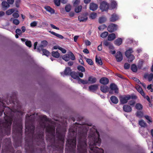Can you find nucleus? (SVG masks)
<instances>
[{"label": "nucleus", "mask_w": 153, "mask_h": 153, "mask_svg": "<svg viewBox=\"0 0 153 153\" xmlns=\"http://www.w3.org/2000/svg\"><path fill=\"white\" fill-rule=\"evenodd\" d=\"M71 9V6L70 4H68L66 5L65 7V9L66 12H69Z\"/></svg>", "instance_id": "nucleus-47"}, {"label": "nucleus", "mask_w": 153, "mask_h": 153, "mask_svg": "<svg viewBox=\"0 0 153 153\" xmlns=\"http://www.w3.org/2000/svg\"><path fill=\"white\" fill-rule=\"evenodd\" d=\"M70 75L73 78L77 79L78 80L79 79V78L77 72L76 73L74 71L72 72L71 73Z\"/></svg>", "instance_id": "nucleus-23"}, {"label": "nucleus", "mask_w": 153, "mask_h": 153, "mask_svg": "<svg viewBox=\"0 0 153 153\" xmlns=\"http://www.w3.org/2000/svg\"><path fill=\"white\" fill-rule=\"evenodd\" d=\"M1 4L3 8L6 9L10 7L9 4L6 1H3L2 2Z\"/></svg>", "instance_id": "nucleus-35"}, {"label": "nucleus", "mask_w": 153, "mask_h": 153, "mask_svg": "<svg viewBox=\"0 0 153 153\" xmlns=\"http://www.w3.org/2000/svg\"><path fill=\"white\" fill-rule=\"evenodd\" d=\"M71 72L70 68L69 67H67L65 68L64 72H61V74L63 76H64V75H69L70 74L71 75Z\"/></svg>", "instance_id": "nucleus-12"}, {"label": "nucleus", "mask_w": 153, "mask_h": 153, "mask_svg": "<svg viewBox=\"0 0 153 153\" xmlns=\"http://www.w3.org/2000/svg\"><path fill=\"white\" fill-rule=\"evenodd\" d=\"M133 52L132 49L129 48L125 52V55L126 56L128 59V62H131L135 59L134 56L131 54V53Z\"/></svg>", "instance_id": "nucleus-5"}, {"label": "nucleus", "mask_w": 153, "mask_h": 153, "mask_svg": "<svg viewBox=\"0 0 153 153\" xmlns=\"http://www.w3.org/2000/svg\"><path fill=\"white\" fill-rule=\"evenodd\" d=\"M20 2V0H17L15 2V4L16 7H19Z\"/></svg>", "instance_id": "nucleus-59"}, {"label": "nucleus", "mask_w": 153, "mask_h": 153, "mask_svg": "<svg viewBox=\"0 0 153 153\" xmlns=\"http://www.w3.org/2000/svg\"><path fill=\"white\" fill-rule=\"evenodd\" d=\"M88 17L85 16H79L78 17V19L80 22H85L86 21Z\"/></svg>", "instance_id": "nucleus-26"}, {"label": "nucleus", "mask_w": 153, "mask_h": 153, "mask_svg": "<svg viewBox=\"0 0 153 153\" xmlns=\"http://www.w3.org/2000/svg\"><path fill=\"white\" fill-rule=\"evenodd\" d=\"M37 22L34 21L30 23V26L31 27H34L37 25Z\"/></svg>", "instance_id": "nucleus-56"}, {"label": "nucleus", "mask_w": 153, "mask_h": 153, "mask_svg": "<svg viewBox=\"0 0 153 153\" xmlns=\"http://www.w3.org/2000/svg\"><path fill=\"white\" fill-rule=\"evenodd\" d=\"M88 125L87 124L82 125L74 124L69 129L70 135L73 137L68 138L67 143L69 145L70 151L75 153L74 151L76 145V135L78 136L77 150L78 153H87L86 139L87 133L89 128Z\"/></svg>", "instance_id": "nucleus-1"}, {"label": "nucleus", "mask_w": 153, "mask_h": 153, "mask_svg": "<svg viewBox=\"0 0 153 153\" xmlns=\"http://www.w3.org/2000/svg\"><path fill=\"white\" fill-rule=\"evenodd\" d=\"M124 67L125 69H128L130 67V65L127 63H126L124 64Z\"/></svg>", "instance_id": "nucleus-54"}, {"label": "nucleus", "mask_w": 153, "mask_h": 153, "mask_svg": "<svg viewBox=\"0 0 153 153\" xmlns=\"http://www.w3.org/2000/svg\"><path fill=\"white\" fill-rule=\"evenodd\" d=\"M79 82H80L81 83L83 84H87L88 83V81L87 80H84L82 79H81L80 78H79V79L78 80Z\"/></svg>", "instance_id": "nucleus-44"}, {"label": "nucleus", "mask_w": 153, "mask_h": 153, "mask_svg": "<svg viewBox=\"0 0 153 153\" xmlns=\"http://www.w3.org/2000/svg\"><path fill=\"white\" fill-rule=\"evenodd\" d=\"M50 25L51 27L53 29H56L57 30H59V28L58 27H56L55 26L52 24H51Z\"/></svg>", "instance_id": "nucleus-64"}, {"label": "nucleus", "mask_w": 153, "mask_h": 153, "mask_svg": "<svg viewBox=\"0 0 153 153\" xmlns=\"http://www.w3.org/2000/svg\"><path fill=\"white\" fill-rule=\"evenodd\" d=\"M95 61L96 62L100 65H102V60L101 58L99 57H97V56H96L95 58Z\"/></svg>", "instance_id": "nucleus-33"}, {"label": "nucleus", "mask_w": 153, "mask_h": 153, "mask_svg": "<svg viewBox=\"0 0 153 153\" xmlns=\"http://www.w3.org/2000/svg\"><path fill=\"white\" fill-rule=\"evenodd\" d=\"M110 88L112 90L114 91L115 93L118 94V89L115 84H111L110 85Z\"/></svg>", "instance_id": "nucleus-13"}, {"label": "nucleus", "mask_w": 153, "mask_h": 153, "mask_svg": "<svg viewBox=\"0 0 153 153\" xmlns=\"http://www.w3.org/2000/svg\"><path fill=\"white\" fill-rule=\"evenodd\" d=\"M122 42V39L121 38H118L114 41V44L117 45L119 46Z\"/></svg>", "instance_id": "nucleus-31"}, {"label": "nucleus", "mask_w": 153, "mask_h": 153, "mask_svg": "<svg viewBox=\"0 0 153 153\" xmlns=\"http://www.w3.org/2000/svg\"><path fill=\"white\" fill-rule=\"evenodd\" d=\"M100 82L102 84L107 85L108 83L109 80L106 77H102L100 79Z\"/></svg>", "instance_id": "nucleus-16"}, {"label": "nucleus", "mask_w": 153, "mask_h": 153, "mask_svg": "<svg viewBox=\"0 0 153 153\" xmlns=\"http://www.w3.org/2000/svg\"><path fill=\"white\" fill-rule=\"evenodd\" d=\"M116 35L114 33L109 34L108 37V39L109 41L113 40L116 38Z\"/></svg>", "instance_id": "nucleus-24"}, {"label": "nucleus", "mask_w": 153, "mask_h": 153, "mask_svg": "<svg viewBox=\"0 0 153 153\" xmlns=\"http://www.w3.org/2000/svg\"><path fill=\"white\" fill-rule=\"evenodd\" d=\"M123 111L126 112H129L131 111L132 108L131 107L127 105H124L123 107Z\"/></svg>", "instance_id": "nucleus-15"}, {"label": "nucleus", "mask_w": 153, "mask_h": 153, "mask_svg": "<svg viewBox=\"0 0 153 153\" xmlns=\"http://www.w3.org/2000/svg\"><path fill=\"white\" fill-rule=\"evenodd\" d=\"M131 68L133 72H136L137 71V67L135 64L132 65Z\"/></svg>", "instance_id": "nucleus-37"}, {"label": "nucleus", "mask_w": 153, "mask_h": 153, "mask_svg": "<svg viewBox=\"0 0 153 153\" xmlns=\"http://www.w3.org/2000/svg\"><path fill=\"white\" fill-rule=\"evenodd\" d=\"M100 89L103 93H106L108 92L109 88L107 86L103 85L101 86Z\"/></svg>", "instance_id": "nucleus-19"}, {"label": "nucleus", "mask_w": 153, "mask_h": 153, "mask_svg": "<svg viewBox=\"0 0 153 153\" xmlns=\"http://www.w3.org/2000/svg\"><path fill=\"white\" fill-rule=\"evenodd\" d=\"M36 138L39 140L43 142V132L41 131L40 134H38L37 136H36Z\"/></svg>", "instance_id": "nucleus-25"}, {"label": "nucleus", "mask_w": 153, "mask_h": 153, "mask_svg": "<svg viewBox=\"0 0 153 153\" xmlns=\"http://www.w3.org/2000/svg\"><path fill=\"white\" fill-rule=\"evenodd\" d=\"M115 57L117 62H121L123 59L122 53L120 51L117 52L115 55Z\"/></svg>", "instance_id": "nucleus-11"}, {"label": "nucleus", "mask_w": 153, "mask_h": 153, "mask_svg": "<svg viewBox=\"0 0 153 153\" xmlns=\"http://www.w3.org/2000/svg\"><path fill=\"white\" fill-rule=\"evenodd\" d=\"M13 132L16 131V133L19 134L20 136L22 135V126H19V128L18 129H15V127L14 126L13 127Z\"/></svg>", "instance_id": "nucleus-17"}, {"label": "nucleus", "mask_w": 153, "mask_h": 153, "mask_svg": "<svg viewBox=\"0 0 153 153\" xmlns=\"http://www.w3.org/2000/svg\"><path fill=\"white\" fill-rule=\"evenodd\" d=\"M111 6L112 9H114L117 6V4L116 2L114 0L111 1Z\"/></svg>", "instance_id": "nucleus-32"}, {"label": "nucleus", "mask_w": 153, "mask_h": 153, "mask_svg": "<svg viewBox=\"0 0 153 153\" xmlns=\"http://www.w3.org/2000/svg\"><path fill=\"white\" fill-rule=\"evenodd\" d=\"M135 108L138 110H140L142 108L143 106L141 104L137 103L136 105Z\"/></svg>", "instance_id": "nucleus-45"}, {"label": "nucleus", "mask_w": 153, "mask_h": 153, "mask_svg": "<svg viewBox=\"0 0 153 153\" xmlns=\"http://www.w3.org/2000/svg\"><path fill=\"white\" fill-rule=\"evenodd\" d=\"M97 81L96 78L92 76H90L88 77V81L89 82V83L90 84H93L95 83Z\"/></svg>", "instance_id": "nucleus-20"}, {"label": "nucleus", "mask_w": 153, "mask_h": 153, "mask_svg": "<svg viewBox=\"0 0 153 153\" xmlns=\"http://www.w3.org/2000/svg\"><path fill=\"white\" fill-rule=\"evenodd\" d=\"M59 50L61 51L63 53H65L66 52V50L62 47H60L59 48Z\"/></svg>", "instance_id": "nucleus-62"}, {"label": "nucleus", "mask_w": 153, "mask_h": 153, "mask_svg": "<svg viewBox=\"0 0 153 153\" xmlns=\"http://www.w3.org/2000/svg\"><path fill=\"white\" fill-rule=\"evenodd\" d=\"M97 16V14L96 13H93L91 14L90 15V17L92 19H95Z\"/></svg>", "instance_id": "nucleus-50"}, {"label": "nucleus", "mask_w": 153, "mask_h": 153, "mask_svg": "<svg viewBox=\"0 0 153 153\" xmlns=\"http://www.w3.org/2000/svg\"><path fill=\"white\" fill-rule=\"evenodd\" d=\"M111 102L114 104H117L118 102L117 98L115 96H112L110 98Z\"/></svg>", "instance_id": "nucleus-29"}, {"label": "nucleus", "mask_w": 153, "mask_h": 153, "mask_svg": "<svg viewBox=\"0 0 153 153\" xmlns=\"http://www.w3.org/2000/svg\"><path fill=\"white\" fill-rule=\"evenodd\" d=\"M108 33L107 32L105 31L102 33L100 35L101 37L104 38H105L108 35Z\"/></svg>", "instance_id": "nucleus-43"}, {"label": "nucleus", "mask_w": 153, "mask_h": 153, "mask_svg": "<svg viewBox=\"0 0 153 153\" xmlns=\"http://www.w3.org/2000/svg\"><path fill=\"white\" fill-rule=\"evenodd\" d=\"M13 16L14 18H17L19 16V15L18 13L15 12L13 14Z\"/></svg>", "instance_id": "nucleus-63"}, {"label": "nucleus", "mask_w": 153, "mask_h": 153, "mask_svg": "<svg viewBox=\"0 0 153 153\" xmlns=\"http://www.w3.org/2000/svg\"><path fill=\"white\" fill-rule=\"evenodd\" d=\"M98 7V5L94 3H91L90 4V9L93 11H94L97 10Z\"/></svg>", "instance_id": "nucleus-14"}, {"label": "nucleus", "mask_w": 153, "mask_h": 153, "mask_svg": "<svg viewBox=\"0 0 153 153\" xmlns=\"http://www.w3.org/2000/svg\"><path fill=\"white\" fill-rule=\"evenodd\" d=\"M25 45L28 47L30 48L32 46V44L30 41H26L25 42Z\"/></svg>", "instance_id": "nucleus-51"}, {"label": "nucleus", "mask_w": 153, "mask_h": 153, "mask_svg": "<svg viewBox=\"0 0 153 153\" xmlns=\"http://www.w3.org/2000/svg\"><path fill=\"white\" fill-rule=\"evenodd\" d=\"M42 51V55H45L47 56H49L50 54V53L46 49H42L41 50Z\"/></svg>", "instance_id": "nucleus-34"}, {"label": "nucleus", "mask_w": 153, "mask_h": 153, "mask_svg": "<svg viewBox=\"0 0 153 153\" xmlns=\"http://www.w3.org/2000/svg\"><path fill=\"white\" fill-rule=\"evenodd\" d=\"M62 58L66 61H68L70 59L72 60H74L75 59V56L71 52H69L67 54L63 56Z\"/></svg>", "instance_id": "nucleus-6"}, {"label": "nucleus", "mask_w": 153, "mask_h": 153, "mask_svg": "<svg viewBox=\"0 0 153 153\" xmlns=\"http://www.w3.org/2000/svg\"><path fill=\"white\" fill-rule=\"evenodd\" d=\"M80 2V0H76L74 3V6H76L78 5Z\"/></svg>", "instance_id": "nucleus-60"}, {"label": "nucleus", "mask_w": 153, "mask_h": 153, "mask_svg": "<svg viewBox=\"0 0 153 153\" xmlns=\"http://www.w3.org/2000/svg\"><path fill=\"white\" fill-rule=\"evenodd\" d=\"M77 68L78 70L81 71L82 72H84L85 71V68L84 67L81 65H79L78 66Z\"/></svg>", "instance_id": "nucleus-42"}, {"label": "nucleus", "mask_w": 153, "mask_h": 153, "mask_svg": "<svg viewBox=\"0 0 153 153\" xmlns=\"http://www.w3.org/2000/svg\"><path fill=\"white\" fill-rule=\"evenodd\" d=\"M54 2L56 5L59 6L60 5V0H54Z\"/></svg>", "instance_id": "nucleus-55"}, {"label": "nucleus", "mask_w": 153, "mask_h": 153, "mask_svg": "<svg viewBox=\"0 0 153 153\" xmlns=\"http://www.w3.org/2000/svg\"><path fill=\"white\" fill-rule=\"evenodd\" d=\"M139 124L142 127H145L146 126V123L143 120H141L139 122Z\"/></svg>", "instance_id": "nucleus-38"}, {"label": "nucleus", "mask_w": 153, "mask_h": 153, "mask_svg": "<svg viewBox=\"0 0 153 153\" xmlns=\"http://www.w3.org/2000/svg\"><path fill=\"white\" fill-rule=\"evenodd\" d=\"M52 55L56 58H58L59 56V54L57 51H53L51 53Z\"/></svg>", "instance_id": "nucleus-36"}, {"label": "nucleus", "mask_w": 153, "mask_h": 153, "mask_svg": "<svg viewBox=\"0 0 153 153\" xmlns=\"http://www.w3.org/2000/svg\"><path fill=\"white\" fill-rule=\"evenodd\" d=\"M135 103V102L134 100H132L128 102V103L131 105H134Z\"/></svg>", "instance_id": "nucleus-61"}, {"label": "nucleus", "mask_w": 153, "mask_h": 153, "mask_svg": "<svg viewBox=\"0 0 153 153\" xmlns=\"http://www.w3.org/2000/svg\"><path fill=\"white\" fill-rule=\"evenodd\" d=\"M94 132L90 133L88 136L89 144L90 150V153H103V150L102 149H99L96 146H99L101 143V140L99 137V134L98 131L95 129H93Z\"/></svg>", "instance_id": "nucleus-3"}, {"label": "nucleus", "mask_w": 153, "mask_h": 153, "mask_svg": "<svg viewBox=\"0 0 153 153\" xmlns=\"http://www.w3.org/2000/svg\"><path fill=\"white\" fill-rule=\"evenodd\" d=\"M106 27V26L105 24H103L99 26L98 27V29L99 30H104Z\"/></svg>", "instance_id": "nucleus-46"}, {"label": "nucleus", "mask_w": 153, "mask_h": 153, "mask_svg": "<svg viewBox=\"0 0 153 153\" xmlns=\"http://www.w3.org/2000/svg\"><path fill=\"white\" fill-rule=\"evenodd\" d=\"M100 7L102 11L107 10L109 8V4L103 1L101 3Z\"/></svg>", "instance_id": "nucleus-9"}, {"label": "nucleus", "mask_w": 153, "mask_h": 153, "mask_svg": "<svg viewBox=\"0 0 153 153\" xmlns=\"http://www.w3.org/2000/svg\"><path fill=\"white\" fill-rule=\"evenodd\" d=\"M106 20V19L105 17H100L99 19V22L102 24L105 22Z\"/></svg>", "instance_id": "nucleus-41"}, {"label": "nucleus", "mask_w": 153, "mask_h": 153, "mask_svg": "<svg viewBox=\"0 0 153 153\" xmlns=\"http://www.w3.org/2000/svg\"><path fill=\"white\" fill-rule=\"evenodd\" d=\"M40 128L44 130L46 128V132L49 136L48 139L51 143L50 146L52 147H55L57 148L61 149L64 143V138L65 132L66 131L64 129L62 132L61 131H59L58 129H56V136L58 141H60V143H56L55 140V129L56 124L54 122L51 121V120L48 119L45 115H43L41 118L39 122Z\"/></svg>", "instance_id": "nucleus-2"}, {"label": "nucleus", "mask_w": 153, "mask_h": 153, "mask_svg": "<svg viewBox=\"0 0 153 153\" xmlns=\"http://www.w3.org/2000/svg\"><path fill=\"white\" fill-rule=\"evenodd\" d=\"M118 19V16L116 14H113L111 15V17L110 18V21L111 22H114Z\"/></svg>", "instance_id": "nucleus-21"}, {"label": "nucleus", "mask_w": 153, "mask_h": 153, "mask_svg": "<svg viewBox=\"0 0 153 153\" xmlns=\"http://www.w3.org/2000/svg\"><path fill=\"white\" fill-rule=\"evenodd\" d=\"M145 78H148L149 81H151L153 78V74L151 73L150 74H146L144 75Z\"/></svg>", "instance_id": "nucleus-18"}, {"label": "nucleus", "mask_w": 153, "mask_h": 153, "mask_svg": "<svg viewBox=\"0 0 153 153\" xmlns=\"http://www.w3.org/2000/svg\"><path fill=\"white\" fill-rule=\"evenodd\" d=\"M49 33H51L52 34L55 36L61 39H62L64 38L63 36L62 35H60L58 33H57L54 32L52 31H49Z\"/></svg>", "instance_id": "nucleus-27"}, {"label": "nucleus", "mask_w": 153, "mask_h": 153, "mask_svg": "<svg viewBox=\"0 0 153 153\" xmlns=\"http://www.w3.org/2000/svg\"><path fill=\"white\" fill-rule=\"evenodd\" d=\"M14 11V10L13 9H10L7 11L6 13L7 15H10L12 14Z\"/></svg>", "instance_id": "nucleus-48"}, {"label": "nucleus", "mask_w": 153, "mask_h": 153, "mask_svg": "<svg viewBox=\"0 0 153 153\" xmlns=\"http://www.w3.org/2000/svg\"><path fill=\"white\" fill-rule=\"evenodd\" d=\"M136 88L137 91L140 93L143 96L145 95V93L143 91L142 88L139 85L136 86Z\"/></svg>", "instance_id": "nucleus-22"}, {"label": "nucleus", "mask_w": 153, "mask_h": 153, "mask_svg": "<svg viewBox=\"0 0 153 153\" xmlns=\"http://www.w3.org/2000/svg\"><path fill=\"white\" fill-rule=\"evenodd\" d=\"M82 6L79 5L76 7L75 9V11L76 13L80 12L82 10Z\"/></svg>", "instance_id": "nucleus-39"}, {"label": "nucleus", "mask_w": 153, "mask_h": 153, "mask_svg": "<svg viewBox=\"0 0 153 153\" xmlns=\"http://www.w3.org/2000/svg\"><path fill=\"white\" fill-rule=\"evenodd\" d=\"M35 114H33L30 116L28 114L26 115V120L25 121L26 132H27L31 134L32 137L33 136L35 127L33 122L36 118Z\"/></svg>", "instance_id": "nucleus-4"}, {"label": "nucleus", "mask_w": 153, "mask_h": 153, "mask_svg": "<svg viewBox=\"0 0 153 153\" xmlns=\"http://www.w3.org/2000/svg\"><path fill=\"white\" fill-rule=\"evenodd\" d=\"M13 23L16 25H18L19 23V21L17 19H14L13 20Z\"/></svg>", "instance_id": "nucleus-58"}, {"label": "nucleus", "mask_w": 153, "mask_h": 153, "mask_svg": "<svg viewBox=\"0 0 153 153\" xmlns=\"http://www.w3.org/2000/svg\"><path fill=\"white\" fill-rule=\"evenodd\" d=\"M98 85L97 84L91 85L89 87V89L90 91H95L98 88Z\"/></svg>", "instance_id": "nucleus-30"}, {"label": "nucleus", "mask_w": 153, "mask_h": 153, "mask_svg": "<svg viewBox=\"0 0 153 153\" xmlns=\"http://www.w3.org/2000/svg\"><path fill=\"white\" fill-rule=\"evenodd\" d=\"M136 116L139 117H141L143 116V113L140 111H137L136 113Z\"/></svg>", "instance_id": "nucleus-49"}, {"label": "nucleus", "mask_w": 153, "mask_h": 153, "mask_svg": "<svg viewBox=\"0 0 153 153\" xmlns=\"http://www.w3.org/2000/svg\"><path fill=\"white\" fill-rule=\"evenodd\" d=\"M15 32L16 33L18 34L19 35H21L22 33V30L19 28L17 29Z\"/></svg>", "instance_id": "nucleus-52"}, {"label": "nucleus", "mask_w": 153, "mask_h": 153, "mask_svg": "<svg viewBox=\"0 0 153 153\" xmlns=\"http://www.w3.org/2000/svg\"><path fill=\"white\" fill-rule=\"evenodd\" d=\"M85 59L86 60V62L89 65H92L93 64V62L91 59H88L86 57H85Z\"/></svg>", "instance_id": "nucleus-40"}, {"label": "nucleus", "mask_w": 153, "mask_h": 153, "mask_svg": "<svg viewBox=\"0 0 153 153\" xmlns=\"http://www.w3.org/2000/svg\"><path fill=\"white\" fill-rule=\"evenodd\" d=\"M111 44V43L107 40L104 41L103 45L106 46H108Z\"/></svg>", "instance_id": "nucleus-53"}, {"label": "nucleus", "mask_w": 153, "mask_h": 153, "mask_svg": "<svg viewBox=\"0 0 153 153\" xmlns=\"http://www.w3.org/2000/svg\"><path fill=\"white\" fill-rule=\"evenodd\" d=\"M145 118L148 121L147 122L149 123H150L152 122V121L150 119V117L148 115H145L144 116Z\"/></svg>", "instance_id": "nucleus-57"}, {"label": "nucleus", "mask_w": 153, "mask_h": 153, "mask_svg": "<svg viewBox=\"0 0 153 153\" xmlns=\"http://www.w3.org/2000/svg\"><path fill=\"white\" fill-rule=\"evenodd\" d=\"M131 98V96L129 95L121 96L120 97V102L122 104H126Z\"/></svg>", "instance_id": "nucleus-7"}, {"label": "nucleus", "mask_w": 153, "mask_h": 153, "mask_svg": "<svg viewBox=\"0 0 153 153\" xmlns=\"http://www.w3.org/2000/svg\"><path fill=\"white\" fill-rule=\"evenodd\" d=\"M44 8L47 11L50 12L51 14H53L54 13V10L50 6H46Z\"/></svg>", "instance_id": "nucleus-28"}, {"label": "nucleus", "mask_w": 153, "mask_h": 153, "mask_svg": "<svg viewBox=\"0 0 153 153\" xmlns=\"http://www.w3.org/2000/svg\"><path fill=\"white\" fill-rule=\"evenodd\" d=\"M48 44V42L46 40L42 41L41 44L37 48V49L39 52H40L44 48L46 47Z\"/></svg>", "instance_id": "nucleus-10"}, {"label": "nucleus", "mask_w": 153, "mask_h": 153, "mask_svg": "<svg viewBox=\"0 0 153 153\" xmlns=\"http://www.w3.org/2000/svg\"><path fill=\"white\" fill-rule=\"evenodd\" d=\"M118 28L117 25L111 23L107 27V30L110 32L112 33L116 30Z\"/></svg>", "instance_id": "nucleus-8"}]
</instances>
